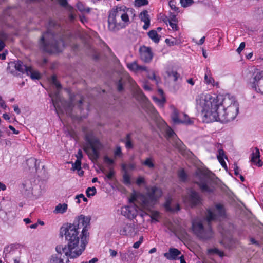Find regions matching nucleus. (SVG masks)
<instances>
[{"instance_id":"obj_1","label":"nucleus","mask_w":263,"mask_h":263,"mask_svg":"<svg viewBox=\"0 0 263 263\" xmlns=\"http://www.w3.org/2000/svg\"><path fill=\"white\" fill-rule=\"evenodd\" d=\"M60 234L61 236H65V239L68 241L67 245L64 247L59 245L55 248L56 251H63L67 257L74 258L79 256L85 250L88 238L82 241V235L76 230L71 223H66L60 228Z\"/></svg>"},{"instance_id":"obj_2","label":"nucleus","mask_w":263,"mask_h":263,"mask_svg":"<svg viewBox=\"0 0 263 263\" xmlns=\"http://www.w3.org/2000/svg\"><path fill=\"white\" fill-rule=\"evenodd\" d=\"M221 103L222 101L218 97H212L210 94L202 93L196 98V108L201 112L203 122L206 123L217 120Z\"/></svg>"},{"instance_id":"obj_3","label":"nucleus","mask_w":263,"mask_h":263,"mask_svg":"<svg viewBox=\"0 0 263 263\" xmlns=\"http://www.w3.org/2000/svg\"><path fill=\"white\" fill-rule=\"evenodd\" d=\"M224 215L225 209L223 205L220 203L216 204L214 208L207 211L206 220L208 222V227L205 229L200 220L195 219L192 222V231L201 239H210L214 236V233L210 225L211 221L216 220L218 217H224Z\"/></svg>"},{"instance_id":"obj_4","label":"nucleus","mask_w":263,"mask_h":263,"mask_svg":"<svg viewBox=\"0 0 263 263\" xmlns=\"http://www.w3.org/2000/svg\"><path fill=\"white\" fill-rule=\"evenodd\" d=\"M68 33L62 35L54 34L50 30L43 34L39 44L40 48L48 53H58L61 52L65 47V40Z\"/></svg>"},{"instance_id":"obj_5","label":"nucleus","mask_w":263,"mask_h":263,"mask_svg":"<svg viewBox=\"0 0 263 263\" xmlns=\"http://www.w3.org/2000/svg\"><path fill=\"white\" fill-rule=\"evenodd\" d=\"M238 104L233 97H226L222 99L220 110L217 120L222 123H226L233 120L238 112Z\"/></svg>"},{"instance_id":"obj_6","label":"nucleus","mask_w":263,"mask_h":263,"mask_svg":"<svg viewBox=\"0 0 263 263\" xmlns=\"http://www.w3.org/2000/svg\"><path fill=\"white\" fill-rule=\"evenodd\" d=\"M51 101L57 113L58 111L61 110V107L59 104L60 102L66 114L69 116L73 117V115L72 114L73 108L77 107L80 111H81L83 99L81 95L76 94L70 96L69 102L64 101L59 96L58 93H57L55 96L52 98Z\"/></svg>"},{"instance_id":"obj_7","label":"nucleus","mask_w":263,"mask_h":263,"mask_svg":"<svg viewBox=\"0 0 263 263\" xmlns=\"http://www.w3.org/2000/svg\"><path fill=\"white\" fill-rule=\"evenodd\" d=\"M213 174L209 170L198 169L194 175V182L201 192L204 194H211L214 191L212 185Z\"/></svg>"},{"instance_id":"obj_8","label":"nucleus","mask_w":263,"mask_h":263,"mask_svg":"<svg viewBox=\"0 0 263 263\" xmlns=\"http://www.w3.org/2000/svg\"><path fill=\"white\" fill-rule=\"evenodd\" d=\"M161 190L156 186L146 189V193L140 195L137 199L143 208L149 210L156 203L158 199L162 196Z\"/></svg>"},{"instance_id":"obj_9","label":"nucleus","mask_w":263,"mask_h":263,"mask_svg":"<svg viewBox=\"0 0 263 263\" xmlns=\"http://www.w3.org/2000/svg\"><path fill=\"white\" fill-rule=\"evenodd\" d=\"M85 140L87 142L83 146V149L92 161H97L99 157V149L101 144L96 137L90 133H87L85 136Z\"/></svg>"},{"instance_id":"obj_10","label":"nucleus","mask_w":263,"mask_h":263,"mask_svg":"<svg viewBox=\"0 0 263 263\" xmlns=\"http://www.w3.org/2000/svg\"><path fill=\"white\" fill-rule=\"evenodd\" d=\"M90 220L91 218L89 216L81 215L76 218L72 224L71 223V225L74 226L79 233L81 232L82 241H85L86 238L89 239V233L88 231L90 228Z\"/></svg>"},{"instance_id":"obj_11","label":"nucleus","mask_w":263,"mask_h":263,"mask_svg":"<svg viewBox=\"0 0 263 263\" xmlns=\"http://www.w3.org/2000/svg\"><path fill=\"white\" fill-rule=\"evenodd\" d=\"M21 252L18 248L14 245H10L4 248L3 256L5 260L14 263L19 261Z\"/></svg>"},{"instance_id":"obj_12","label":"nucleus","mask_w":263,"mask_h":263,"mask_svg":"<svg viewBox=\"0 0 263 263\" xmlns=\"http://www.w3.org/2000/svg\"><path fill=\"white\" fill-rule=\"evenodd\" d=\"M126 25H123L119 18H118L114 8L112 9L109 13L108 17V28L112 32H116L120 29L125 28Z\"/></svg>"},{"instance_id":"obj_13","label":"nucleus","mask_w":263,"mask_h":263,"mask_svg":"<svg viewBox=\"0 0 263 263\" xmlns=\"http://www.w3.org/2000/svg\"><path fill=\"white\" fill-rule=\"evenodd\" d=\"M184 202L188 203L192 207L200 205L202 203V199L199 193L191 190L187 195L183 198Z\"/></svg>"},{"instance_id":"obj_14","label":"nucleus","mask_w":263,"mask_h":263,"mask_svg":"<svg viewBox=\"0 0 263 263\" xmlns=\"http://www.w3.org/2000/svg\"><path fill=\"white\" fill-rule=\"evenodd\" d=\"M119 232L121 235L134 237L137 234V230L134 223L124 222L120 226Z\"/></svg>"},{"instance_id":"obj_15","label":"nucleus","mask_w":263,"mask_h":263,"mask_svg":"<svg viewBox=\"0 0 263 263\" xmlns=\"http://www.w3.org/2000/svg\"><path fill=\"white\" fill-rule=\"evenodd\" d=\"M251 86L256 92L263 93V70L254 74Z\"/></svg>"},{"instance_id":"obj_16","label":"nucleus","mask_w":263,"mask_h":263,"mask_svg":"<svg viewBox=\"0 0 263 263\" xmlns=\"http://www.w3.org/2000/svg\"><path fill=\"white\" fill-rule=\"evenodd\" d=\"M114 10L116 13L118 18H119L120 21H121L123 25H126V26L129 23L128 13L129 12H131L132 10L124 6L116 7V8H114Z\"/></svg>"},{"instance_id":"obj_17","label":"nucleus","mask_w":263,"mask_h":263,"mask_svg":"<svg viewBox=\"0 0 263 263\" xmlns=\"http://www.w3.org/2000/svg\"><path fill=\"white\" fill-rule=\"evenodd\" d=\"M135 97L137 100L145 102L147 104L149 108V111L151 112V114L153 115L154 117L157 118V111L153 107L152 105L149 103L146 96L144 95V94L142 92V91L141 90H138L137 91L135 94Z\"/></svg>"},{"instance_id":"obj_18","label":"nucleus","mask_w":263,"mask_h":263,"mask_svg":"<svg viewBox=\"0 0 263 263\" xmlns=\"http://www.w3.org/2000/svg\"><path fill=\"white\" fill-rule=\"evenodd\" d=\"M11 67L14 68L15 70L21 72L26 73L27 70H28L29 66H27L25 65H24L22 61L18 60L8 64L7 70L12 73H13V69H11Z\"/></svg>"},{"instance_id":"obj_19","label":"nucleus","mask_w":263,"mask_h":263,"mask_svg":"<svg viewBox=\"0 0 263 263\" xmlns=\"http://www.w3.org/2000/svg\"><path fill=\"white\" fill-rule=\"evenodd\" d=\"M141 59L145 63H149L153 57V54L151 48L146 46H143L139 49Z\"/></svg>"},{"instance_id":"obj_20","label":"nucleus","mask_w":263,"mask_h":263,"mask_svg":"<svg viewBox=\"0 0 263 263\" xmlns=\"http://www.w3.org/2000/svg\"><path fill=\"white\" fill-rule=\"evenodd\" d=\"M127 82L133 86L135 84V81L128 74L124 75L121 77L116 83L118 91L122 92L124 89V86Z\"/></svg>"},{"instance_id":"obj_21","label":"nucleus","mask_w":263,"mask_h":263,"mask_svg":"<svg viewBox=\"0 0 263 263\" xmlns=\"http://www.w3.org/2000/svg\"><path fill=\"white\" fill-rule=\"evenodd\" d=\"M138 212L137 207L133 205L126 206L122 209V213L129 219L135 218Z\"/></svg>"},{"instance_id":"obj_22","label":"nucleus","mask_w":263,"mask_h":263,"mask_svg":"<svg viewBox=\"0 0 263 263\" xmlns=\"http://www.w3.org/2000/svg\"><path fill=\"white\" fill-rule=\"evenodd\" d=\"M57 252L58 253L57 254L52 255L51 256L49 263H64V258L65 256L66 257V263H68L70 257H67L63 251H57Z\"/></svg>"},{"instance_id":"obj_23","label":"nucleus","mask_w":263,"mask_h":263,"mask_svg":"<svg viewBox=\"0 0 263 263\" xmlns=\"http://www.w3.org/2000/svg\"><path fill=\"white\" fill-rule=\"evenodd\" d=\"M127 67L130 70L134 72L147 71L146 66L138 65L136 61L127 63Z\"/></svg>"},{"instance_id":"obj_24","label":"nucleus","mask_w":263,"mask_h":263,"mask_svg":"<svg viewBox=\"0 0 263 263\" xmlns=\"http://www.w3.org/2000/svg\"><path fill=\"white\" fill-rule=\"evenodd\" d=\"M181 254V252L176 248H171L169 249L168 252L165 253L164 256L167 259L172 260H176L178 256Z\"/></svg>"},{"instance_id":"obj_25","label":"nucleus","mask_w":263,"mask_h":263,"mask_svg":"<svg viewBox=\"0 0 263 263\" xmlns=\"http://www.w3.org/2000/svg\"><path fill=\"white\" fill-rule=\"evenodd\" d=\"M260 152L257 147H255L251 154V161L257 165L258 166L262 165V162L260 160Z\"/></svg>"},{"instance_id":"obj_26","label":"nucleus","mask_w":263,"mask_h":263,"mask_svg":"<svg viewBox=\"0 0 263 263\" xmlns=\"http://www.w3.org/2000/svg\"><path fill=\"white\" fill-rule=\"evenodd\" d=\"M171 118L175 124H180V122H186L187 120H182L181 119V113L180 114L178 110L175 107H172V113Z\"/></svg>"},{"instance_id":"obj_27","label":"nucleus","mask_w":263,"mask_h":263,"mask_svg":"<svg viewBox=\"0 0 263 263\" xmlns=\"http://www.w3.org/2000/svg\"><path fill=\"white\" fill-rule=\"evenodd\" d=\"M139 18L141 21L144 22L143 28L144 30H147L150 25V18L147 11L144 10L142 11L139 15Z\"/></svg>"},{"instance_id":"obj_28","label":"nucleus","mask_w":263,"mask_h":263,"mask_svg":"<svg viewBox=\"0 0 263 263\" xmlns=\"http://www.w3.org/2000/svg\"><path fill=\"white\" fill-rule=\"evenodd\" d=\"M122 170L124 172V173L123 175V182L126 185H129L131 184L130 178L129 175L128 174L127 172L126 169V164H122L121 165Z\"/></svg>"},{"instance_id":"obj_29","label":"nucleus","mask_w":263,"mask_h":263,"mask_svg":"<svg viewBox=\"0 0 263 263\" xmlns=\"http://www.w3.org/2000/svg\"><path fill=\"white\" fill-rule=\"evenodd\" d=\"M141 164L150 170H153L155 168V163L154 159L150 157L146 158L145 160L141 161Z\"/></svg>"},{"instance_id":"obj_30","label":"nucleus","mask_w":263,"mask_h":263,"mask_svg":"<svg viewBox=\"0 0 263 263\" xmlns=\"http://www.w3.org/2000/svg\"><path fill=\"white\" fill-rule=\"evenodd\" d=\"M164 206L166 210L170 212H175L180 210V206L178 204H176L175 206H172L171 200L169 199L166 200Z\"/></svg>"},{"instance_id":"obj_31","label":"nucleus","mask_w":263,"mask_h":263,"mask_svg":"<svg viewBox=\"0 0 263 263\" xmlns=\"http://www.w3.org/2000/svg\"><path fill=\"white\" fill-rule=\"evenodd\" d=\"M132 135V134L131 133L127 134L125 139L122 140L125 143V147L127 149H132L134 147Z\"/></svg>"},{"instance_id":"obj_32","label":"nucleus","mask_w":263,"mask_h":263,"mask_svg":"<svg viewBox=\"0 0 263 263\" xmlns=\"http://www.w3.org/2000/svg\"><path fill=\"white\" fill-rule=\"evenodd\" d=\"M28 76H30L31 78L33 80H39L40 79L41 76L39 73L37 71H33L31 67L28 68L26 73Z\"/></svg>"},{"instance_id":"obj_33","label":"nucleus","mask_w":263,"mask_h":263,"mask_svg":"<svg viewBox=\"0 0 263 263\" xmlns=\"http://www.w3.org/2000/svg\"><path fill=\"white\" fill-rule=\"evenodd\" d=\"M67 209V204L65 203L63 204H58L55 208L54 210V213H61L63 214L65 213Z\"/></svg>"},{"instance_id":"obj_34","label":"nucleus","mask_w":263,"mask_h":263,"mask_svg":"<svg viewBox=\"0 0 263 263\" xmlns=\"http://www.w3.org/2000/svg\"><path fill=\"white\" fill-rule=\"evenodd\" d=\"M26 162L29 167H35L36 169H37L39 167L40 162L34 158H30L27 160Z\"/></svg>"},{"instance_id":"obj_35","label":"nucleus","mask_w":263,"mask_h":263,"mask_svg":"<svg viewBox=\"0 0 263 263\" xmlns=\"http://www.w3.org/2000/svg\"><path fill=\"white\" fill-rule=\"evenodd\" d=\"M148 35L156 43H158L160 41V37L158 35L156 30H152L149 31L148 33Z\"/></svg>"},{"instance_id":"obj_36","label":"nucleus","mask_w":263,"mask_h":263,"mask_svg":"<svg viewBox=\"0 0 263 263\" xmlns=\"http://www.w3.org/2000/svg\"><path fill=\"white\" fill-rule=\"evenodd\" d=\"M216 146L218 148V154L217 156L218 161L221 160V159L224 160V158L227 159V157L225 155L224 151L220 147H221V144L217 143Z\"/></svg>"},{"instance_id":"obj_37","label":"nucleus","mask_w":263,"mask_h":263,"mask_svg":"<svg viewBox=\"0 0 263 263\" xmlns=\"http://www.w3.org/2000/svg\"><path fill=\"white\" fill-rule=\"evenodd\" d=\"M210 72V71L206 70V71L205 72L204 75V81L208 84H212L213 85H214V80L211 76Z\"/></svg>"},{"instance_id":"obj_38","label":"nucleus","mask_w":263,"mask_h":263,"mask_svg":"<svg viewBox=\"0 0 263 263\" xmlns=\"http://www.w3.org/2000/svg\"><path fill=\"white\" fill-rule=\"evenodd\" d=\"M97 193V190L95 187H88L87 189L86 193L88 197L94 196Z\"/></svg>"},{"instance_id":"obj_39","label":"nucleus","mask_w":263,"mask_h":263,"mask_svg":"<svg viewBox=\"0 0 263 263\" xmlns=\"http://www.w3.org/2000/svg\"><path fill=\"white\" fill-rule=\"evenodd\" d=\"M77 7L78 9L82 12H89L90 9L89 8H86L84 5L81 2H79L77 3Z\"/></svg>"},{"instance_id":"obj_40","label":"nucleus","mask_w":263,"mask_h":263,"mask_svg":"<svg viewBox=\"0 0 263 263\" xmlns=\"http://www.w3.org/2000/svg\"><path fill=\"white\" fill-rule=\"evenodd\" d=\"M169 25L173 30H176L177 29V26L176 22V16L173 15L171 20H169Z\"/></svg>"},{"instance_id":"obj_41","label":"nucleus","mask_w":263,"mask_h":263,"mask_svg":"<svg viewBox=\"0 0 263 263\" xmlns=\"http://www.w3.org/2000/svg\"><path fill=\"white\" fill-rule=\"evenodd\" d=\"M179 179L182 181H185L187 178V175L183 170H180L178 172Z\"/></svg>"},{"instance_id":"obj_42","label":"nucleus","mask_w":263,"mask_h":263,"mask_svg":"<svg viewBox=\"0 0 263 263\" xmlns=\"http://www.w3.org/2000/svg\"><path fill=\"white\" fill-rule=\"evenodd\" d=\"M60 5L66 8L69 11L72 9V7L68 5L67 0H57Z\"/></svg>"},{"instance_id":"obj_43","label":"nucleus","mask_w":263,"mask_h":263,"mask_svg":"<svg viewBox=\"0 0 263 263\" xmlns=\"http://www.w3.org/2000/svg\"><path fill=\"white\" fill-rule=\"evenodd\" d=\"M148 3V2L147 0H135V6L138 7L146 5Z\"/></svg>"},{"instance_id":"obj_44","label":"nucleus","mask_w":263,"mask_h":263,"mask_svg":"<svg viewBox=\"0 0 263 263\" xmlns=\"http://www.w3.org/2000/svg\"><path fill=\"white\" fill-rule=\"evenodd\" d=\"M168 76L170 77H172L173 79V80L174 81H177L178 78L180 77V74H178L176 71H172L167 72Z\"/></svg>"},{"instance_id":"obj_45","label":"nucleus","mask_w":263,"mask_h":263,"mask_svg":"<svg viewBox=\"0 0 263 263\" xmlns=\"http://www.w3.org/2000/svg\"><path fill=\"white\" fill-rule=\"evenodd\" d=\"M193 3V0H180V4L183 7H187Z\"/></svg>"},{"instance_id":"obj_46","label":"nucleus","mask_w":263,"mask_h":263,"mask_svg":"<svg viewBox=\"0 0 263 263\" xmlns=\"http://www.w3.org/2000/svg\"><path fill=\"white\" fill-rule=\"evenodd\" d=\"M181 119L182 120H187L186 122H180V123H184V124H191L192 123V121L191 120L189 116L184 114L182 112L181 113Z\"/></svg>"},{"instance_id":"obj_47","label":"nucleus","mask_w":263,"mask_h":263,"mask_svg":"<svg viewBox=\"0 0 263 263\" xmlns=\"http://www.w3.org/2000/svg\"><path fill=\"white\" fill-rule=\"evenodd\" d=\"M51 82L55 86L58 90L61 88V85L57 80V78L55 76L51 77Z\"/></svg>"},{"instance_id":"obj_48","label":"nucleus","mask_w":263,"mask_h":263,"mask_svg":"<svg viewBox=\"0 0 263 263\" xmlns=\"http://www.w3.org/2000/svg\"><path fill=\"white\" fill-rule=\"evenodd\" d=\"M170 7L175 11H177L178 8L176 6V2L174 0H171L168 3Z\"/></svg>"},{"instance_id":"obj_49","label":"nucleus","mask_w":263,"mask_h":263,"mask_svg":"<svg viewBox=\"0 0 263 263\" xmlns=\"http://www.w3.org/2000/svg\"><path fill=\"white\" fill-rule=\"evenodd\" d=\"M81 160H76L75 163L72 165L74 170H80L81 168Z\"/></svg>"},{"instance_id":"obj_50","label":"nucleus","mask_w":263,"mask_h":263,"mask_svg":"<svg viewBox=\"0 0 263 263\" xmlns=\"http://www.w3.org/2000/svg\"><path fill=\"white\" fill-rule=\"evenodd\" d=\"M114 155L115 157H122V153L121 151V148L120 146H117L116 149L114 151Z\"/></svg>"},{"instance_id":"obj_51","label":"nucleus","mask_w":263,"mask_h":263,"mask_svg":"<svg viewBox=\"0 0 263 263\" xmlns=\"http://www.w3.org/2000/svg\"><path fill=\"white\" fill-rule=\"evenodd\" d=\"M159 213L157 211H152L151 214V217L153 220H155L156 221H158V218H159Z\"/></svg>"},{"instance_id":"obj_52","label":"nucleus","mask_w":263,"mask_h":263,"mask_svg":"<svg viewBox=\"0 0 263 263\" xmlns=\"http://www.w3.org/2000/svg\"><path fill=\"white\" fill-rule=\"evenodd\" d=\"M9 37V35L3 31H0V41L6 40Z\"/></svg>"},{"instance_id":"obj_53","label":"nucleus","mask_w":263,"mask_h":263,"mask_svg":"<svg viewBox=\"0 0 263 263\" xmlns=\"http://www.w3.org/2000/svg\"><path fill=\"white\" fill-rule=\"evenodd\" d=\"M166 135L168 139L173 138L175 135L174 132L170 128H168L166 130Z\"/></svg>"},{"instance_id":"obj_54","label":"nucleus","mask_w":263,"mask_h":263,"mask_svg":"<svg viewBox=\"0 0 263 263\" xmlns=\"http://www.w3.org/2000/svg\"><path fill=\"white\" fill-rule=\"evenodd\" d=\"M136 182L138 185H140L142 184H145V183L144 177L142 176H139V177H138Z\"/></svg>"},{"instance_id":"obj_55","label":"nucleus","mask_w":263,"mask_h":263,"mask_svg":"<svg viewBox=\"0 0 263 263\" xmlns=\"http://www.w3.org/2000/svg\"><path fill=\"white\" fill-rule=\"evenodd\" d=\"M104 160L105 162H106L109 165H111L114 163V161L112 159L108 157V156H105L104 158Z\"/></svg>"},{"instance_id":"obj_56","label":"nucleus","mask_w":263,"mask_h":263,"mask_svg":"<svg viewBox=\"0 0 263 263\" xmlns=\"http://www.w3.org/2000/svg\"><path fill=\"white\" fill-rule=\"evenodd\" d=\"M245 47V43L241 42L239 45V47L237 49V52L238 53H240L244 49Z\"/></svg>"},{"instance_id":"obj_57","label":"nucleus","mask_w":263,"mask_h":263,"mask_svg":"<svg viewBox=\"0 0 263 263\" xmlns=\"http://www.w3.org/2000/svg\"><path fill=\"white\" fill-rule=\"evenodd\" d=\"M148 77L150 79L154 80L157 81V77L153 71H152L148 73Z\"/></svg>"},{"instance_id":"obj_58","label":"nucleus","mask_w":263,"mask_h":263,"mask_svg":"<svg viewBox=\"0 0 263 263\" xmlns=\"http://www.w3.org/2000/svg\"><path fill=\"white\" fill-rule=\"evenodd\" d=\"M213 252L219 255L220 257H222L224 255L223 252L218 250V249L215 248L213 250Z\"/></svg>"},{"instance_id":"obj_59","label":"nucleus","mask_w":263,"mask_h":263,"mask_svg":"<svg viewBox=\"0 0 263 263\" xmlns=\"http://www.w3.org/2000/svg\"><path fill=\"white\" fill-rule=\"evenodd\" d=\"M76 157L77 158V160H81L82 157H83V154L82 151L81 149H79L77 154L76 155Z\"/></svg>"},{"instance_id":"obj_60","label":"nucleus","mask_w":263,"mask_h":263,"mask_svg":"<svg viewBox=\"0 0 263 263\" xmlns=\"http://www.w3.org/2000/svg\"><path fill=\"white\" fill-rule=\"evenodd\" d=\"M115 172L113 170H110L109 172L106 175V178L111 180L114 175Z\"/></svg>"},{"instance_id":"obj_61","label":"nucleus","mask_w":263,"mask_h":263,"mask_svg":"<svg viewBox=\"0 0 263 263\" xmlns=\"http://www.w3.org/2000/svg\"><path fill=\"white\" fill-rule=\"evenodd\" d=\"M136 167V165L134 163H129L128 165H126V169L127 171L128 170H134Z\"/></svg>"},{"instance_id":"obj_62","label":"nucleus","mask_w":263,"mask_h":263,"mask_svg":"<svg viewBox=\"0 0 263 263\" xmlns=\"http://www.w3.org/2000/svg\"><path fill=\"white\" fill-rule=\"evenodd\" d=\"M73 8L70 11V14H69V18L70 21H73L76 17V15L73 13Z\"/></svg>"},{"instance_id":"obj_63","label":"nucleus","mask_w":263,"mask_h":263,"mask_svg":"<svg viewBox=\"0 0 263 263\" xmlns=\"http://www.w3.org/2000/svg\"><path fill=\"white\" fill-rule=\"evenodd\" d=\"M182 144V143L181 141L179 140H176L175 146L177 148H181Z\"/></svg>"},{"instance_id":"obj_64","label":"nucleus","mask_w":263,"mask_h":263,"mask_svg":"<svg viewBox=\"0 0 263 263\" xmlns=\"http://www.w3.org/2000/svg\"><path fill=\"white\" fill-rule=\"evenodd\" d=\"M165 42H166V44H168L170 46H173L174 44H175V41H171L169 39H165Z\"/></svg>"}]
</instances>
